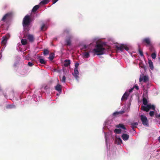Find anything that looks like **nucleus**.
<instances>
[{"instance_id": "nucleus-1", "label": "nucleus", "mask_w": 160, "mask_h": 160, "mask_svg": "<svg viewBox=\"0 0 160 160\" xmlns=\"http://www.w3.org/2000/svg\"><path fill=\"white\" fill-rule=\"evenodd\" d=\"M105 50V48L103 47V45L101 43H98L96 45L95 48L93 50V52L97 55H101L104 54Z\"/></svg>"}, {"instance_id": "nucleus-2", "label": "nucleus", "mask_w": 160, "mask_h": 160, "mask_svg": "<svg viewBox=\"0 0 160 160\" xmlns=\"http://www.w3.org/2000/svg\"><path fill=\"white\" fill-rule=\"evenodd\" d=\"M31 22V19L29 15H27L24 18L23 21V26L24 27L28 26Z\"/></svg>"}, {"instance_id": "nucleus-3", "label": "nucleus", "mask_w": 160, "mask_h": 160, "mask_svg": "<svg viewBox=\"0 0 160 160\" xmlns=\"http://www.w3.org/2000/svg\"><path fill=\"white\" fill-rule=\"evenodd\" d=\"M140 118L142 124L145 126H148L149 124L148 121L146 117L144 115H141L140 116Z\"/></svg>"}, {"instance_id": "nucleus-4", "label": "nucleus", "mask_w": 160, "mask_h": 160, "mask_svg": "<svg viewBox=\"0 0 160 160\" xmlns=\"http://www.w3.org/2000/svg\"><path fill=\"white\" fill-rule=\"evenodd\" d=\"M142 43L146 46H148L152 44L150 39L149 38H146L142 40Z\"/></svg>"}, {"instance_id": "nucleus-5", "label": "nucleus", "mask_w": 160, "mask_h": 160, "mask_svg": "<svg viewBox=\"0 0 160 160\" xmlns=\"http://www.w3.org/2000/svg\"><path fill=\"white\" fill-rule=\"evenodd\" d=\"M116 48L118 50H120L121 52L123 51L124 49H125L127 51H128L129 50L128 48L124 44H121L119 46H116Z\"/></svg>"}, {"instance_id": "nucleus-6", "label": "nucleus", "mask_w": 160, "mask_h": 160, "mask_svg": "<svg viewBox=\"0 0 160 160\" xmlns=\"http://www.w3.org/2000/svg\"><path fill=\"white\" fill-rule=\"evenodd\" d=\"M10 35L9 34H7L5 36H3L2 37L3 40L2 41L1 43L4 46H5L8 39L10 38Z\"/></svg>"}, {"instance_id": "nucleus-7", "label": "nucleus", "mask_w": 160, "mask_h": 160, "mask_svg": "<svg viewBox=\"0 0 160 160\" xmlns=\"http://www.w3.org/2000/svg\"><path fill=\"white\" fill-rule=\"evenodd\" d=\"M143 96V98L142 99L143 104L145 105H148V101L147 98H148V96L147 92H146L145 93H144Z\"/></svg>"}, {"instance_id": "nucleus-8", "label": "nucleus", "mask_w": 160, "mask_h": 160, "mask_svg": "<svg viewBox=\"0 0 160 160\" xmlns=\"http://www.w3.org/2000/svg\"><path fill=\"white\" fill-rule=\"evenodd\" d=\"M79 74V72L78 69L77 68H74V72L73 73H72V75L77 80H78L79 77L78 76Z\"/></svg>"}, {"instance_id": "nucleus-9", "label": "nucleus", "mask_w": 160, "mask_h": 160, "mask_svg": "<svg viewBox=\"0 0 160 160\" xmlns=\"http://www.w3.org/2000/svg\"><path fill=\"white\" fill-rule=\"evenodd\" d=\"M146 105V106L142 105L141 109L143 111L148 112L150 110V106L148 104Z\"/></svg>"}, {"instance_id": "nucleus-10", "label": "nucleus", "mask_w": 160, "mask_h": 160, "mask_svg": "<svg viewBox=\"0 0 160 160\" xmlns=\"http://www.w3.org/2000/svg\"><path fill=\"white\" fill-rule=\"evenodd\" d=\"M73 36L72 35H69L68 37H67L66 40V45L67 46H70L71 44V41L70 39L72 38Z\"/></svg>"}, {"instance_id": "nucleus-11", "label": "nucleus", "mask_w": 160, "mask_h": 160, "mask_svg": "<svg viewBox=\"0 0 160 160\" xmlns=\"http://www.w3.org/2000/svg\"><path fill=\"white\" fill-rule=\"evenodd\" d=\"M12 13L11 12L8 13L6 14L2 18V21H4L5 19H7L9 18H10L12 16Z\"/></svg>"}, {"instance_id": "nucleus-12", "label": "nucleus", "mask_w": 160, "mask_h": 160, "mask_svg": "<svg viewBox=\"0 0 160 160\" xmlns=\"http://www.w3.org/2000/svg\"><path fill=\"white\" fill-rule=\"evenodd\" d=\"M129 93H128L126 92H125L124 94L123 95L122 98L121 100L122 101H126L128 97L129 96Z\"/></svg>"}, {"instance_id": "nucleus-13", "label": "nucleus", "mask_w": 160, "mask_h": 160, "mask_svg": "<svg viewBox=\"0 0 160 160\" xmlns=\"http://www.w3.org/2000/svg\"><path fill=\"white\" fill-rule=\"evenodd\" d=\"M148 80V76H144L143 77H140L139 78V82H141L143 81L144 82H146Z\"/></svg>"}, {"instance_id": "nucleus-14", "label": "nucleus", "mask_w": 160, "mask_h": 160, "mask_svg": "<svg viewBox=\"0 0 160 160\" xmlns=\"http://www.w3.org/2000/svg\"><path fill=\"white\" fill-rule=\"evenodd\" d=\"M27 39L29 40V41L31 42H33L34 40V38L33 36L31 34H28L27 36Z\"/></svg>"}, {"instance_id": "nucleus-15", "label": "nucleus", "mask_w": 160, "mask_h": 160, "mask_svg": "<svg viewBox=\"0 0 160 160\" xmlns=\"http://www.w3.org/2000/svg\"><path fill=\"white\" fill-rule=\"evenodd\" d=\"M122 138L123 140L127 141L128 139L129 135L123 133L122 136Z\"/></svg>"}, {"instance_id": "nucleus-16", "label": "nucleus", "mask_w": 160, "mask_h": 160, "mask_svg": "<svg viewBox=\"0 0 160 160\" xmlns=\"http://www.w3.org/2000/svg\"><path fill=\"white\" fill-rule=\"evenodd\" d=\"M55 90L58 92H61L62 91L61 85L59 84H58L55 87Z\"/></svg>"}, {"instance_id": "nucleus-17", "label": "nucleus", "mask_w": 160, "mask_h": 160, "mask_svg": "<svg viewBox=\"0 0 160 160\" xmlns=\"http://www.w3.org/2000/svg\"><path fill=\"white\" fill-rule=\"evenodd\" d=\"M125 112V111H121L119 112H114L113 114V115L114 116H117L119 114H122Z\"/></svg>"}, {"instance_id": "nucleus-18", "label": "nucleus", "mask_w": 160, "mask_h": 160, "mask_svg": "<svg viewBox=\"0 0 160 160\" xmlns=\"http://www.w3.org/2000/svg\"><path fill=\"white\" fill-rule=\"evenodd\" d=\"M70 64V60L69 59L66 60L64 61V65L65 67H68Z\"/></svg>"}, {"instance_id": "nucleus-19", "label": "nucleus", "mask_w": 160, "mask_h": 160, "mask_svg": "<svg viewBox=\"0 0 160 160\" xmlns=\"http://www.w3.org/2000/svg\"><path fill=\"white\" fill-rule=\"evenodd\" d=\"M47 28V27L45 24L43 23L41 25L40 30L42 31L46 30Z\"/></svg>"}, {"instance_id": "nucleus-20", "label": "nucleus", "mask_w": 160, "mask_h": 160, "mask_svg": "<svg viewBox=\"0 0 160 160\" xmlns=\"http://www.w3.org/2000/svg\"><path fill=\"white\" fill-rule=\"evenodd\" d=\"M116 127L118 128H122L124 130H126V128H125V126L122 124H119L116 126Z\"/></svg>"}, {"instance_id": "nucleus-21", "label": "nucleus", "mask_w": 160, "mask_h": 160, "mask_svg": "<svg viewBox=\"0 0 160 160\" xmlns=\"http://www.w3.org/2000/svg\"><path fill=\"white\" fill-rule=\"evenodd\" d=\"M116 142L118 144H120L122 143V140L120 138H116Z\"/></svg>"}, {"instance_id": "nucleus-22", "label": "nucleus", "mask_w": 160, "mask_h": 160, "mask_svg": "<svg viewBox=\"0 0 160 160\" xmlns=\"http://www.w3.org/2000/svg\"><path fill=\"white\" fill-rule=\"evenodd\" d=\"M148 46L149 47V50L151 52H156L155 50V49L154 48L152 44L151 45H150L149 46Z\"/></svg>"}, {"instance_id": "nucleus-23", "label": "nucleus", "mask_w": 160, "mask_h": 160, "mask_svg": "<svg viewBox=\"0 0 160 160\" xmlns=\"http://www.w3.org/2000/svg\"><path fill=\"white\" fill-rule=\"evenodd\" d=\"M83 57L84 58H88L90 56V54L88 52H85L83 53Z\"/></svg>"}, {"instance_id": "nucleus-24", "label": "nucleus", "mask_w": 160, "mask_h": 160, "mask_svg": "<svg viewBox=\"0 0 160 160\" xmlns=\"http://www.w3.org/2000/svg\"><path fill=\"white\" fill-rule=\"evenodd\" d=\"M148 64L150 69L151 70H153V69L154 67L153 66V62L151 60H149L148 61Z\"/></svg>"}, {"instance_id": "nucleus-25", "label": "nucleus", "mask_w": 160, "mask_h": 160, "mask_svg": "<svg viewBox=\"0 0 160 160\" xmlns=\"http://www.w3.org/2000/svg\"><path fill=\"white\" fill-rule=\"evenodd\" d=\"M138 125V123L137 122H133L131 123V128H132L133 129L134 128H136L137 127V126Z\"/></svg>"}, {"instance_id": "nucleus-26", "label": "nucleus", "mask_w": 160, "mask_h": 160, "mask_svg": "<svg viewBox=\"0 0 160 160\" xmlns=\"http://www.w3.org/2000/svg\"><path fill=\"white\" fill-rule=\"evenodd\" d=\"M39 5H36L34 6L33 8L32 11L33 12H35L39 8Z\"/></svg>"}, {"instance_id": "nucleus-27", "label": "nucleus", "mask_w": 160, "mask_h": 160, "mask_svg": "<svg viewBox=\"0 0 160 160\" xmlns=\"http://www.w3.org/2000/svg\"><path fill=\"white\" fill-rule=\"evenodd\" d=\"M54 57V54L53 53H51L49 55L48 58L51 60L52 61Z\"/></svg>"}, {"instance_id": "nucleus-28", "label": "nucleus", "mask_w": 160, "mask_h": 160, "mask_svg": "<svg viewBox=\"0 0 160 160\" xmlns=\"http://www.w3.org/2000/svg\"><path fill=\"white\" fill-rule=\"evenodd\" d=\"M21 42L22 45H25L27 44V41L26 39H22L21 40Z\"/></svg>"}, {"instance_id": "nucleus-29", "label": "nucleus", "mask_w": 160, "mask_h": 160, "mask_svg": "<svg viewBox=\"0 0 160 160\" xmlns=\"http://www.w3.org/2000/svg\"><path fill=\"white\" fill-rule=\"evenodd\" d=\"M121 129H116L114 130V132L116 134H119L121 133Z\"/></svg>"}, {"instance_id": "nucleus-30", "label": "nucleus", "mask_w": 160, "mask_h": 160, "mask_svg": "<svg viewBox=\"0 0 160 160\" xmlns=\"http://www.w3.org/2000/svg\"><path fill=\"white\" fill-rule=\"evenodd\" d=\"M43 54L44 55H46L49 54V51L48 49H44L43 50Z\"/></svg>"}, {"instance_id": "nucleus-31", "label": "nucleus", "mask_w": 160, "mask_h": 160, "mask_svg": "<svg viewBox=\"0 0 160 160\" xmlns=\"http://www.w3.org/2000/svg\"><path fill=\"white\" fill-rule=\"evenodd\" d=\"M156 57V52H152L151 54V57L153 59H155Z\"/></svg>"}, {"instance_id": "nucleus-32", "label": "nucleus", "mask_w": 160, "mask_h": 160, "mask_svg": "<svg viewBox=\"0 0 160 160\" xmlns=\"http://www.w3.org/2000/svg\"><path fill=\"white\" fill-rule=\"evenodd\" d=\"M50 1H42L40 2L41 4L45 5L48 3Z\"/></svg>"}, {"instance_id": "nucleus-33", "label": "nucleus", "mask_w": 160, "mask_h": 160, "mask_svg": "<svg viewBox=\"0 0 160 160\" xmlns=\"http://www.w3.org/2000/svg\"><path fill=\"white\" fill-rule=\"evenodd\" d=\"M39 62L41 63L42 64H45L46 63V62L42 58H40L39 59Z\"/></svg>"}, {"instance_id": "nucleus-34", "label": "nucleus", "mask_w": 160, "mask_h": 160, "mask_svg": "<svg viewBox=\"0 0 160 160\" xmlns=\"http://www.w3.org/2000/svg\"><path fill=\"white\" fill-rule=\"evenodd\" d=\"M70 32L69 30L68 29H65L64 31V33H66V34L68 35L70 34Z\"/></svg>"}, {"instance_id": "nucleus-35", "label": "nucleus", "mask_w": 160, "mask_h": 160, "mask_svg": "<svg viewBox=\"0 0 160 160\" xmlns=\"http://www.w3.org/2000/svg\"><path fill=\"white\" fill-rule=\"evenodd\" d=\"M149 106H150V109H152L153 110H155V107L154 105H152L151 104H149Z\"/></svg>"}, {"instance_id": "nucleus-36", "label": "nucleus", "mask_w": 160, "mask_h": 160, "mask_svg": "<svg viewBox=\"0 0 160 160\" xmlns=\"http://www.w3.org/2000/svg\"><path fill=\"white\" fill-rule=\"evenodd\" d=\"M61 81L63 82H65L66 81V77L65 76H63L62 78L61 79Z\"/></svg>"}, {"instance_id": "nucleus-37", "label": "nucleus", "mask_w": 160, "mask_h": 160, "mask_svg": "<svg viewBox=\"0 0 160 160\" xmlns=\"http://www.w3.org/2000/svg\"><path fill=\"white\" fill-rule=\"evenodd\" d=\"M138 52H139V53L141 56H144L143 53V52L140 49H139V50H138Z\"/></svg>"}, {"instance_id": "nucleus-38", "label": "nucleus", "mask_w": 160, "mask_h": 160, "mask_svg": "<svg viewBox=\"0 0 160 160\" xmlns=\"http://www.w3.org/2000/svg\"><path fill=\"white\" fill-rule=\"evenodd\" d=\"M154 114V112L153 111H151L149 112V115L151 117H152Z\"/></svg>"}, {"instance_id": "nucleus-39", "label": "nucleus", "mask_w": 160, "mask_h": 160, "mask_svg": "<svg viewBox=\"0 0 160 160\" xmlns=\"http://www.w3.org/2000/svg\"><path fill=\"white\" fill-rule=\"evenodd\" d=\"M33 65V63L31 62H28V65L30 67H32Z\"/></svg>"}, {"instance_id": "nucleus-40", "label": "nucleus", "mask_w": 160, "mask_h": 160, "mask_svg": "<svg viewBox=\"0 0 160 160\" xmlns=\"http://www.w3.org/2000/svg\"><path fill=\"white\" fill-rule=\"evenodd\" d=\"M87 48V46L86 45H84L83 46V47L82 48V49L85 51H86V49Z\"/></svg>"}, {"instance_id": "nucleus-41", "label": "nucleus", "mask_w": 160, "mask_h": 160, "mask_svg": "<svg viewBox=\"0 0 160 160\" xmlns=\"http://www.w3.org/2000/svg\"><path fill=\"white\" fill-rule=\"evenodd\" d=\"M133 88H135L137 90H138L139 89V87L138 86L136 85L133 87Z\"/></svg>"}, {"instance_id": "nucleus-42", "label": "nucleus", "mask_w": 160, "mask_h": 160, "mask_svg": "<svg viewBox=\"0 0 160 160\" xmlns=\"http://www.w3.org/2000/svg\"><path fill=\"white\" fill-rule=\"evenodd\" d=\"M78 65H79V64L78 63H75V68H77V69H78Z\"/></svg>"}, {"instance_id": "nucleus-43", "label": "nucleus", "mask_w": 160, "mask_h": 160, "mask_svg": "<svg viewBox=\"0 0 160 160\" xmlns=\"http://www.w3.org/2000/svg\"><path fill=\"white\" fill-rule=\"evenodd\" d=\"M133 88H131L130 89H129V92H132L133 90Z\"/></svg>"}, {"instance_id": "nucleus-44", "label": "nucleus", "mask_w": 160, "mask_h": 160, "mask_svg": "<svg viewBox=\"0 0 160 160\" xmlns=\"http://www.w3.org/2000/svg\"><path fill=\"white\" fill-rule=\"evenodd\" d=\"M12 107V105H8V106H7V108H11Z\"/></svg>"}, {"instance_id": "nucleus-45", "label": "nucleus", "mask_w": 160, "mask_h": 160, "mask_svg": "<svg viewBox=\"0 0 160 160\" xmlns=\"http://www.w3.org/2000/svg\"><path fill=\"white\" fill-rule=\"evenodd\" d=\"M53 2H52V4H54L57 1H52Z\"/></svg>"}, {"instance_id": "nucleus-46", "label": "nucleus", "mask_w": 160, "mask_h": 160, "mask_svg": "<svg viewBox=\"0 0 160 160\" xmlns=\"http://www.w3.org/2000/svg\"><path fill=\"white\" fill-rule=\"evenodd\" d=\"M158 140L159 142H160V136L158 138Z\"/></svg>"}, {"instance_id": "nucleus-47", "label": "nucleus", "mask_w": 160, "mask_h": 160, "mask_svg": "<svg viewBox=\"0 0 160 160\" xmlns=\"http://www.w3.org/2000/svg\"><path fill=\"white\" fill-rule=\"evenodd\" d=\"M158 116L159 117H160V114L158 115Z\"/></svg>"}, {"instance_id": "nucleus-48", "label": "nucleus", "mask_w": 160, "mask_h": 160, "mask_svg": "<svg viewBox=\"0 0 160 160\" xmlns=\"http://www.w3.org/2000/svg\"><path fill=\"white\" fill-rule=\"evenodd\" d=\"M159 60L160 61V58H159Z\"/></svg>"}]
</instances>
